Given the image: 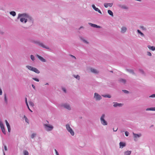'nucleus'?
<instances>
[{
    "instance_id": "1",
    "label": "nucleus",
    "mask_w": 155,
    "mask_h": 155,
    "mask_svg": "<svg viewBox=\"0 0 155 155\" xmlns=\"http://www.w3.org/2000/svg\"><path fill=\"white\" fill-rule=\"evenodd\" d=\"M28 13H19L18 14L17 19L20 18V21L21 22L23 23L25 20L30 16Z\"/></svg>"
},
{
    "instance_id": "2",
    "label": "nucleus",
    "mask_w": 155,
    "mask_h": 155,
    "mask_svg": "<svg viewBox=\"0 0 155 155\" xmlns=\"http://www.w3.org/2000/svg\"><path fill=\"white\" fill-rule=\"evenodd\" d=\"M31 42L32 43L38 45V46L42 47V48H45L47 49L51 50V49L48 46H45L42 42H41L39 41L32 40L31 41Z\"/></svg>"
},
{
    "instance_id": "3",
    "label": "nucleus",
    "mask_w": 155,
    "mask_h": 155,
    "mask_svg": "<svg viewBox=\"0 0 155 155\" xmlns=\"http://www.w3.org/2000/svg\"><path fill=\"white\" fill-rule=\"evenodd\" d=\"M60 106L61 107L68 110H71V105L68 103H62L60 104Z\"/></svg>"
},
{
    "instance_id": "4",
    "label": "nucleus",
    "mask_w": 155,
    "mask_h": 155,
    "mask_svg": "<svg viewBox=\"0 0 155 155\" xmlns=\"http://www.w3.org/2000/svg\"><path fill=\"white\" fill-rule=\"evenodd\" d=\"M43 126L45 130L47 131H50L52 130L54 128L53 126L50 124H44Z\"/></svg>"
},
{
    "instance_id": "5",
    "label": "nucleus",
    "mask_w": 155,
    "mask_h": 155,
    "mask_svg": "<svg viewBox=\"0 0 155 155\" xmlns=\"http://www.w3.org/2000/svg\"><path fill=\"white\" fill-rule=\"evenodd\" d=\"M105 114H102L100 117V121L101 123L104 126L107 125V121L105 120Z\"/></svg>"
},
{
    "instance_id": "6",
    "label": "nucleus",
    "mask_w": 155,
    "mask_h": 155,
    "mask_svg": "<svg viewBox=\"0 0 155 155\" xmlns=\"http://www.w3.org/2000/svg\"><path fill=\"white\" fill-rule=\"evenodd\" d=\"M26 67L28 70L33 71L37 74H39L40 72V71L36 68L33 67L30 65H27Z\"/></svg>"
},
{
    "instance_id": "7",
    "label": "nucleus",
    "mask_w": 155,
    "mask_h": 155,
    "mask_svg": "<svg viewBox=\"0 0 155 155\" xmlns=\"http://www.w3.org/2000/svg\"><path fill=\"white\" fill-rule=\"evenodd\" d=\"M66 127L67 131L70 133L72 136H74V131L69 124H66Z\"/></svg>"
},
{
    "instance_id": "8",
    "label": "nucleus",
    "mask_w": 155,
    "mask_h": 155,
    "mask_svg": "<svg viewBox=\"0 0 155 155\" xmlns=\"http://www.w3.org/2000/svg\"><path fill=\"white\" fill-rule=\"evenodd\" d=\"M34 20L32 17L30 15V16L25 20L23 23H26L27 22H28L30 25H32L34 22Z\"/></svg>"
},
{
    "instance_id": "9",
    "label": "nucleus",
    "mask_w": 155,
    "mask_h": 155,
    "mask_svg": "<svg viewBox=\"0 0 155 155\" xmlns=\"http://www.w3.org/2000/svg\"><path fill=\"white\" fill-rule=\"evenodd\" d=\"M133 134L134 136V140L135 141L138 140V138L141 137L142 135L141 133L138 134H135L133 132Z\"/></svg>"
},
{
    "instance_id": "10",
    "label": "nucleus",
    "mask_w": 155,
    "mask_h": 155,
    "mask_svg": "<svg viewBox=\"0 0 155 155\" xmlns=\"http://www.w3.org/2000/svg\"><path fill=\"white\" fill-rule=\"evenodd\" d=\"M94 98L96 101H99L102 99V97L98 94L95 93Z\"/></svg>"
},
{
    "instance_id": "11",
    "label": "nucleus",
    "mask_w": 155,
    "mask_h": 155,
    "mask_svg": "<svg viewBox=\"0 0 155 155\" xmlns=\"http://www.w3.org/2000/svg\"><path fill=\"white\" fill-rule=\"evenodd\" d=\"M79 37L81 40L84 43L86 44H89V42L85 40L83 37L82 36L80 35Z\"/></svg>"
},
{
    "instance_id": "12",
    "label": "nucleus",
    "mask_w": 155,
    "mask_h": 155,
    "mask_svg": "<svg viewBox=\"0 0 155 155\" xmlns=\"http://www.w3.org/2000/svg\"><path fill=\"white\" fill-rule=\"evenodd\" d=\"M90 70L92 73L95 74H97L99 73V71L98 70L93 68H90Z\"/></svg>"
},
{
    "instance_id": "13",
    "label": "nucleus",
    "mask_w": 155,
    "mask_h": 155,
    "mask_svg": "<svg viewBox=\"0 0 155 155\" xmlns=\"http://www.w3.org/2000/svg\"><path fill=\"white\" fill-rule=\"evenodd\" d=\"M114 104L113 106L114 107H121L123 105V104L121 103H118L117 102H114Z\"/></svg>"
},
{
    "instance_id": "14",
    "label": "nucleus",
    "mask_w": 155,
    "mask_h": 155,
    "mask_svg": "<svg viewBox=\"0 0 155 155\" xmlns=\"http://www.w3.org/2000/svg\"><path fill=\"white\" fill-rule=\"evenodd\" d=\"M127 30V28L124 26H122L121 28L120 32L122 34L125 33Z\"/></svg>"
},
{
    "instance_id": "15",
    "label": "nucleus",
    "mask_w": 155,
    "mask_h": 155,
    "mask_svg": "<svg viewBox=\"0 0 155 155\" xmlns=\"http://www.w3.org/2000/svg\"><path fill=\"white\" fill-rule=\"evenodd\" d=\"M88 24L89 25L94 28H101V26H100L97 25L92 24L91 23H88Z\"/></svg>"
},
{
    "instance_id": "16",
    "label": "nucleus",
    "mask_w": 155,
    "mask_h": 155,
    "mask_svg": "<svg viewBox=\"0 0 155 155\" xmlns=\"http://www.w3.org/2000/svg\"><path fill=\"white\" fill-rule=\"evenodd\" d=\"M36 56L42 62H45L46 61V60L45 59L39 55L37 54Z\"/></svg>"
},
{
    "instance_id": "17",
    "label": "nucleus",
    "mask_w": 155,
    "mask_h": 155,
    "mask_svg": "<svg viewBox=\"0 0 155 155\" xmlns=\"http://www.w3.org/2000/svg\"><path fill=\"white\" fill-rule=\"evenodd\" d=\"M113 5V3H105L104 4V7L107 8L108 6L110 7H111Z\"/></svg>"
},
{
    "instance_id": "18",
    "label": "nucleus",
    "mask_w": 155,
    "mask_h": 155,
    "mask_svg": "<svg viewBox=\"0 0 155 155\" xmlns=\"http://www.w3.org/2000/svg\"><path fill=\"white\" fill-rule=\"evenodd\" d=\"M118 6L120 8L123 9H128V7L125 5H119Z\"/></svg>"
},
{
    "instance_id": "19",
    "label": "nucleus",
    "mask_w": 155,
    "mask_h": 155,
    "mask_svg": "<svg viewBox=\"0 0 155 155\" xmlns=\"http://www.w3.org/2000/svg\"><path fill=\"white\" fill-rule=\"evenodd\" d=\"M120 148H122L126 146V143L123 142H120L119 143Z\"/></svg>"
},
{
    "instance_id": "20",
    "label": "nucleus",
    "mask_w": 155,
    "mask_h": 155,
    "mask_svg": "<svg viewBox=\"0 0 155 155\" xmlns=\"http://www.w3.org/2000/svg\"><path fill=\"white\" fill-rule=\"evenodd\" d=\"M119 81L120 83L123 84H125L126 82V80L122 78L120 79Z\"/></svg>"
},
{
    "instance_id": "21",
    "label": "nucleus",
    "mask_w": 155,
    "mask_h": 155,
    "mask_svg": "<svg viewBox=\"0 0 155 155\" xmlns=\"http://www.w3.org/2000/svg\"><path fill=\"white\" fill-rule=\"evenodd\" d=\"M126 71L129 73H130L131 74H133L134 75L135 74L134 71L133 70L130 69H126Z\"/></svg>"
},
{
    "instance_id": "22",
    "label": "nucleus",
    "mask_w": 155,
    "mask_h": 155,
    "mask_svg": "<svg viewBox=\"0 0 155 155\" xmlns=\"http://www.w3.org/2000/svg\"><path fill=\"white\" fill-rule=\"evenodd\" d=\"M147 47L150 50L152 51H155V47L153 46H151L150 45H148L147 46Z\"/></svg>"
},
{
    "instance_id": "23",
    "label": "nucleus",
    "mask_w": 155,
    "mask_h": 155,
    "mask_svg": "<svg viewBox=\"0 0 155 155\" xmlns=\"http://www.w3.org/2000/svg\"><path fill=\"white\" fill-rule=\"evenodd\" d=\"M146 111H155V107H149L146 109Z\"/></svg>"
},
{
    "instance_id": "24",
    "label": "nucleus",
    "mask_w": 155,
    "mask_h": 155,
    "mask_svg": "<svg viewBox=\"0 0 155 155\" xmlns=\"http://www.w3.org/2000/svg\"><path fill=\"white\" fill-rule=\"evenodd\" d=\"M131 153V151L127 150L124 152V155H130Z\"/></svg>"
},
{
    "instance_id": "25",
    "label": "nucleus",
    "mask_w": 155,
    "mask_h": 155,
    "mask_svg": "<svg viewBox=\"0 0 155 155\" xmlns=\"http://www.w3.org/2000/svg\"><path fill=\"white\" fill-rule=\"evenodd\" d=\"M137 32L138 33L140 34L141 36L142 37H144V34L140 30H137Z\"/></svg>"
},
{
    "instance_id": "26",
    "label": "nucleus",
    "mask_w": 155,
    "mask_h": 155,
    "mask_svg": "<svg viewBox=\"0 0 155 155\" xmlns=\"http://www.w3.org/2000/svg\"><path fill=\"white\" fill-rule=\"evenodd\" d=\"M107 12H108V14L109 15H111L112 17H113L114 16L113 13L110 10H108L107 11Z\"/></svg>"
},
{
    "instance_id": "27",
    "label": "nucleus",
    "mask_w": 155,
    "mask_h": 155,
    "mask_svg": "<svg viewBox=\"0 0 155 155\" xmlns=\"http://www.w3.org/2000/svg\"><path fill=\"white\" fill-rule=\"evenodd\" d=\"M25 103H26V104L28 108V109H29V110L31 112H32V111L30 109L29 107V105H28V102H27V98H25Z\"/></svg>"
},
{
    "instance_id": "28",
    "label": "nucleus",
    "mask_w": 155,
    "mask_h": 155,
    "mask_svg": "<svg viewBox=\"0 0 155 155\" xmlns=\"http://www.w3.org/2000/svg\"><path fill=\"white\" fill-rule=\"evenodd\" d=\"M102 96L105 98H110L111 97V96L109 94H106V95H102Z\"/></svg>"
},
{
    "instance_id": "29",
    "label": "nucleus",
    "mask_w": 155,
    "mask_h": 155,
    "mask_svg": "<svg viewBox=\"0 0 155 155\" xmlns=\"http://www.w3.org/2000/svg\"><path fill=\"white\" fill-rule=\"evenodd\" d=\"M92 7L93 9L96 11H97L98 10L99 8H96L95 6L94 5H92Z\"/></svg>"
},
{
    "instance_id": "30",
    "label": "nucleus",
    "mask_w": 155,
    "mask_h": 155,
    "mask_svg": "<svg viewBox=\"0 0 155 155\" xmlns=\"http://www.w3.org/2000/svg\"><path fill=\"white\" fill-rule=\"evenodd\" d=\"M10 15H12L13 16H15L16 15V13L14 11H11L10 12Z\"/></svg>"
},
{
    "instance_id": "31",
    "label": "nucleus",
    "mask_w": 155,
    "mask_h": 155,
    "mask_svg": "<svg viewBox=\"0 0 155 155\" xmlns=\"http://www.w3.org/2000/svg\"><path fill=\"white\" fill-rule=\"evenodd\" d=\"M0 127L1 129L5 128L4 125L1 121H0Z\"/></svg>"
},
{
    "instance_id": "32",
    "label": "nucleus",
    "mask_w": 155,
    "mask_h": 155,
    "mask_svg": "<svg viewBox=\"0 0 155 155\" xmlns=\"http://www.w3.org/2000/svg\"><path fill=\"white\" fill-rule=\"evenodd\" d=\"M23 153L24 155H29L28 152L26 150H24L23 151Z\"/></svg>"
},
{
    "instance_id": "33",
    "label": "nucleus",
    "mask_w": 155,
    "mask_h": 155,
    "mask_svg": "<svg viewBox=\"0 0 155 155\" xmlns=\"http://www.w3.org/2000/svg\"><path fill=\"white\" fill-rule=\"evenodd\" d=\"M73 76L76 78L78 80L80 79V76L78 75H74Z\"/></svg>"
},
{
    "instance_id": "34",
    "label": "nucleus",
    "mask_w": 155,
    "mask_h": 155,
    "mask_svg": "<svg viewBox=\"0 0 155 155\" xmlns=\"http://www.w3.org/2000/svg\"><path fill=\"white\" fill-rule=\"evenodd\" d=\"M140 27L142 30L146 31L147 30L146 28L143 26H140Z\"/></svg>"
},
{
    "instance_id": "35",
    "label": "nucleus",
    "mask_w": 155,
    "mask_h": 155,
    "mask_svg": "<svg viewBox=\"0 0 155 155\" xmlns=\"http://www.w3.org/2000/svg\"><path fill=\"white\" fill-rule=\"evenodd\" d=\"M30 58L32 61H34L35 60V58L34 56L33 55H31L30 56Z\"/></svg>"
},
{
    "instance_id": "36",
    "label": "nucleus",
    "mask_w": 155,
    "mask_h": 155,
    "mask_svg": "<svg viewBox=\"0 0 155 155\" xmlns=\"http://www.w3.org/2000/svg\"><path fill=\"white\" fill-rule=\"evenodd\" d=\"M6 126L8 128V132H10L11 131V128H10V125L9 124L8 125H7Z\"/></svg>"
},
{
    "instance_id": "37",
    "label": "nucleus",
    "mask_w": 155,
    "mask_h": 155,
    "mask_svg": "<svg viewBox=\"0 0 155 155\" xmlns=\"http://www.w3.org/2000/svg\"><path fill=\"white\" fill-rule=\"evenodd\" d=\"M147 55L149 56H152L151 53L149 51L147 52Z\"/></svg>"
},
{
    "instance_id": "38",
    "label": "nucleus",
    "mask_w": 155,
    "mask_h": 155,
    "mask_svg": "<svg viewBox=\"0 0 155 155\" xmlns=\"http://www.w3.org/2000/svg\"><path fill=\"white\" fill-rule=\"evenodd\" d=\"M29 104L31 106H32V107H33L34 105V103L32 102H31V101L29 102Z\"/></svg>"
},
{
    "instance_id": "39",
    "label": "nucleus",
    "mask_w": 155,
    "mask_h": 155,
    "mask_svg": "<svg viewBox=\"0 0 155 155\" xmlns=\"http://www.w3.org/2000/svg\"><path fill=\"white\" fill-rule=\"evenodd\" d=\"M122 91L124 92V93L126 94H127L129 93V92L128 91L125 90H122Z\"/></svg>"
},
{
    "instance_id": "40",
    "label": "nucleus",
    "mask_w": 155,
    "mask_h": 155,
    "mask_svg": "<svg viewBox=\"0 0 155 155\" xmlns=\"http://www.w3.org/2000/svg\"><path fill=\"white\" fill-rule=\"evenodd\" d=\"M4 100L5 102H6V103H7V99L6 97V96L5 94L4 95Z\"/></svg>"
},
{
    "instance_id": "41",
    "label": "nucleus",
    "mask_w": 155,
    "mask_h": 155,
    "mask_svg": "<svg viewBox=\"0 0 155 155\" xmlns=\"http://www.w3.org/2000/svg\"><path fill=\"white\" fill-rule=\"evenodd\" d=\"M32 79L33 80H34L35 81H36L37 82H39V79H38V78H32Z\"/></svg>"
},
{
    "instance_id": "42",
    "label": "nucleus",
    "mask_w": 155,
    "mask_h": 155,
    "mask_svg": "<svg viewBox=\"0 0 155 155\" xmlns=\"http://www.w3.org/2000/svg\"><path fill=\"white\" fill-rule=\"evenodd\" d=\"M36 136V134H35L33 133L32 134L31 136V137L32 138H33L34 137Z\"/></svg>"
},
{
    "instance_id": "43",
    "label": "nucleus",
    "mask_w": 155,
    "mask_h": 155,
    "mask_svg": "<svg viewBox=\"0 0 155 155\" xmlns=\"http://www.w3.org/2000/svg\"><path fill=\"white\" fill-rule=\"evenodd\" d=\"M1 130H2V131L3 132V133L4 134H5L6 133H5V128H4L1 129Z\"/></svg>"
},
{
    "instance_id": "44",
    "label": "nucleus",
    "mask_w": 155,
    "mask_h": 155,
    "mask_svg": "<svg viewBox=\"0 0 155 155\" xmlns=\"http://www.w3.org/2000/svg\"><path fill=\"white\" fill-rule=\"evenodd\" d=\"M149 97L155 98V94H153Z\"/></svg>"
},
{
    "instance_id": "45",
    "label": "nucleus",
    "mask_w": 155,
    "mask_h": 155,
    "mask_svg": "<svg viewBox=\"0 0 155 155\" xmlns=\"http://www.w3.org/2000/svg\"><path fill=\"white\" fill-rule=\"evenodd\" d=\"M125 134L126 136L127 137L129 135V133L127 131H125Z\"/></svg>"
},
{
    "instance_id": "46",
    "label": "nucleus",
    "mask_w": 155,
    "mask_h": 155,
    "mask_svg": "<svg viewBox=\"0 0 155 155\" xmlns=\"http://www.w3.org/2000/svg\"><path fill=\"white\" fill-rule=\"evenodd\" d=\"M25 122L27 123L28 124L29 123V121L28 119L27 118V117H26V118L25 119Z\"/></svg>"
},
{
    "instance_id": "47",
    "label": "nucleus",
    "mask_w": 155,
    "mask_h": 155,
    "mask_svg": "<svg viewBox=\"0 0 155 155\" xmlns=\"http://www.w3.org/2000/svg\"><path fill=\"white\" fill-rule=\"evenodd\" d=\"M62 90L64 93H66V89L65 88H62Z\"/></svg>"
},
{
    "instance_id": "48",
    "label": "nucleus",
    "mask_w": 155,
    "mask_h": 155,
    "mask_svg": "<svg viewBox=\"0 0 155 155\" xmlns=\"http://www.w3.org/2000/svg\"><path fill=\"white\" fill-rule=\"evenodd\" d=\"M4 150L5 151L7 150V146H6V145H4Z\"/></svg>"
},
{
    "instance_id": "49",
    "label": "nucleus",
    "mask_w": 155,
    "mask_h": 155,
    "mask_svg": "<svg viewBox=\"0 0 155 155\" xmlns=\"http://www.w3.org/2000/svg\"><path fill=\"white\" fill-rule=\"evenodd\" d=\"M5 123H6V126L9 124L7 120H5Z\"/></svg>"
},
{
    "instance_id": "50",
    "label": "nucleus",
    "mask_w": 155,
    "mask_h": 155,
    "mask_svg": "<svg viewBox=\"0 0 155 155\" xmlns=\"http://www.w3.org/2000/svg\"><path fill=\"white\" fill-rule=\"evenodd\" d=\"M97 12H98L99 13L101 14H102V13L100 10L99 9L97 11Z\"/></svg>"
},
{
    "instance_id": "51",
    "label": "nucleus",
    "mask_w": 155,
    "mask_h": 155,
    "mask_svg": "<svg viewBox=\"0 0 155 155\" xmlns=\"http://www.w3.org/2000/svg\"><path fill=\"white\" fill-rule=\"evenodd\" d=\"M32 87L35 90V85L32 84L31 85Z\"/></svg>"
},
{
    "instance_id": "52",
    "label": "nucleus",
    "mask_w": 155,
    "mask_h": 155,
    "mask_svg": "<svg viewBox=\"0 0 155 155\" xmlns=\"http://www.w3.org/2000/svg\"><path fill=\"white\" fill-rule=\"evenodd\" d=\"M2 89L0 88V95H2Z\"/></svg>"
},
{
    "instance_id": "53",
    "label": "nucleus",
    "mask_w": 155,
    "mask_h": 155,
    "mask_svg": "<svg viewBox=\"0 0 155 155\" xmlns=\"http://www.w3.org/2000/svg\"><path fill=\"white\" fill-rule=\"evenodd\" d=\"M54 151H55V152L56 153V155L58 154V151H57V150H56V149H55L54 150Z\"/></svg>"
},
{
    "instance_id": "54",
    "label": "nucleus",
    "mask_w": 155,
    "mask_h": 155,
    "mask_svg": "<svg viewBox=\"0 0 155 155\" xmlns=\"http://www.w3.org/2000/svg\"><path fill=\"white\" fill-rule=\"evenodd\" d=\"M71 56L72 58H74L75 59H76V58H75V57L74 56H73V55H71Z\"/></svg>"
},
{
    "instance_id": "55",
    "label": "nucleus",
    "mask_w": 155,
    "mask_h": 155,
    "mask_svg": "<svg viewBox=\"0 0 155 155\" xmlns=\"http://www.w3.org/2000/svg\"><path fill=\"white\" fill-rule=\"evenodd\" d=\"M83 26H81L79 29V30L81 29V28H83Z\"/></svg>"
},
{
    "instance_id": "56",
    "label": "nucleus",
    "mask_w": 155,
    "mask_h": 155,
    "mask_svg": "<svg viewBox=\"0 0 155 155\" xmlns=\"http://www.w3.org/2000/svg\"><path fill=\"white\" fill-rule=\"evenodd\" d=\"M117 130V128L116 130H114V129H113L114 131V132L116 131Z\"/></svg>"
},
{
    "instance_id": "57",
    "label": "nucleus",
    "mask_w": 155,
    "mask_h": 155,
    "mask_svg": "<svg viewBox=\"0 0 155 155\" xmlns=\"http://www.w3.org/2000/svg\"><path fill=\"white\" fill-rule=\"evenodd\" d=\"M117 130V128L116 130H114V129H113L114 131V132L116 131Z\"/></svg>"
},
{
    "instance_id": "58",
    "label": "nucleus",
    "mask_w": 155,
    "mask_h": 155,
    "mask_svg": "<svg viewBox=\"0 0 155 155\" xmlns=\"http://www.w3.org/2000/svg\"><path fill=\"white\" fill-rule=\"evenodd\" d=\"M3 155H5V152H4V151H3Z\"/></svg>"
},
{
    "instance_id": "59",
    "label": "nucleus",
    "mask_w": 155,
    "mask_h": 155,
    "mask_svg": "<svg viewBox=\"0 0 155 155\" xmlns=\"http://www.w3.org/2000/svg\"><path fill=\"white\" fill-rule=\"evenodd\" d=\"M24 118H25V119L26 118V117H27L25 115H24Z\"/></svg>"
},
{
    "instance_id": "60",
    "label": "nucleus",
    "mask_w": 155,
    "mask_h": 155,
    "mask_svg": "<svg viewBox=\"0 0 155 155\" xmlns=\"http://www.w3.org/2000/svg\"><path fill=\"white\" fill-rule=\"evenodd\" d=\"M45 85H48V83H46V84H45Z\"/></svg>"
},
{
    "instance_id": "61",
    "label": "nucleus",
    "mask_w": 155,
    "mask_h": 155,
    "mask_svg": "<svg viewBox=\"0 0 155 155\" xmlns=\"http://www.w3.org/2000/svg\"><path fill=\"white\" fill-rule=\"evenodd\" d=\"M141 71L143 72V71L142 70H140Z\"/></svg>"
},
{
    "instance_id": "62",
    "label": "nucleus",
    "mask_w": 155,
    "mask_h": 155,
    "mask_svg": "<svg viewBox=\"0 0 155 155\" xmlns=\"http://www.w3.org/2000/svg\"><path fill=\"white\" fill-rule=\"evenodd\" d=\"M56 155H59V153H58V154H57Z\"/></svg>"
},
{
    "instance_id": "63",
    "label": "nucleus",
    "mask_w": 155,
    "mask_h": 155,
    "mask_svg": "<svg viewBox=\"0 0 155 155\" xmlns=\"http://www.w3.org/2000/svg\"><path fill=\"white\" fill-rule=\"evenodd\" d=\"M47 121V122L48 123V121Z\"/></svg>"
}]
</instances>
